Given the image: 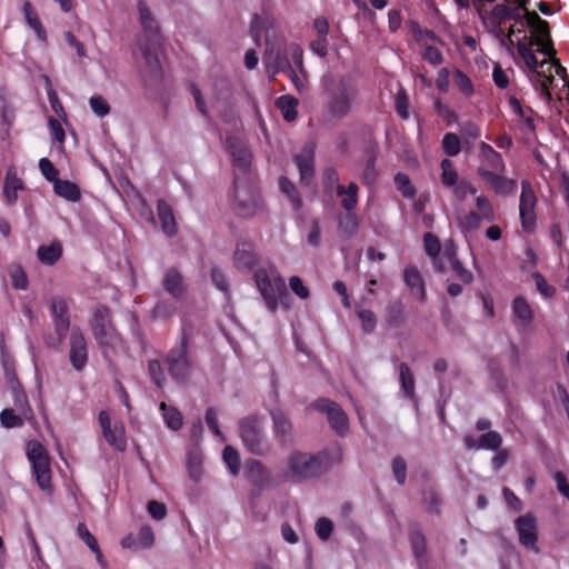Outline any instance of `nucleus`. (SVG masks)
Returning a JSON list of instances; mask_svg holds the SVG:
<instances>
[{
  "mask_svg": "<svg viewBox=\"0 0 569 569\" xmlns=\"http://www.w3.org/2000/svg\"><path fill=\"white\" fill-rule=\"evenodd\" d=\"M267 73L272 78L283 72L298 90L306 88L303 70V51L297 43L286 46L282 36L271 39L270 31L266 34V50L262 58Z\"/></svg>",
  "mask_w": 569,
  "mask_h": 569,
  "instance_id": "f257e3e1",
  "label": "nucleus"
},
{
  "mask_svg": "<svg viewBox=\"0 0 569 569\" xmlns=\"http://www.w3.org/2000/svg\"><path fill=\"white\" fill-rule=\"evenodd\" d=\"M323 90L322 114L329 121H339L348 117L358 98V84L351 76L325 74L321 79Z\"/></svg>",
  "mask_w": 569,
  "mask_h": 569,
  "instance_id": "f03ea898",
  "label": "nucleus"
},
{
  "mask_svg": "<svg viewBox=\"0 0 569 569\" xmlns=\"http://www.w3.org/2000/svg\"><path fill=\"white\" fill-rule=\"evenodd\" d=\"M93 338L107 357L123 347V340L111 321V311L104 306H97L92 310L90 321Z\"/></svg>",
  "mask_w": 569,
  "mask_h": 569,
  "instance_id": "7ed1b4c3",
  "label": "nucleus"
},
{
  "mask_svg": "<svg viewBox=\"0 0 569 569\" xmlns=\"http://www.w3.org/2000/svg\"><path fill=\"white\" fill-rule=\"evenodd\" d=\"M322 457L307 452L295 451L287 459V469L281 481L301 482L322 471Z\"/></svg>",
  "mask_w": 569,
  "mask_h": 569,
  "instance_id": "20e7f679",
  "label": "nucleus"
},
{
  "mask_svg": "<svg viewBox=\"0 0 569 569\" xmlns=\"http://www.w3.org/2000/svg\"><path fill=\"white\" fill-rule=\"evenodd\" d=\"M254 280L268 309L274 312L278 308L279 299L286 296L284 279L279 274L269 276L266 270H257Z\"/></svg>",
  "mask_w": 569,
  "mask_h": 569,
  "instance_id": "39448f33",
  "label": "nucleus"
},
{
  "mask_svg": "<svg viewBox=\"0 0 569 569\" xmlns=\"http://www.w3.org/2000/svg\"><path fill=\"white\" fill-rule=\"evenodd\" d=\"M476 211H469L458 217V227L463 233L472 232L480 228L483 221L492 222L496 218L493 207L485 194L475 199Z\"/></svg>",
  "mask_w": 569,
  "mask_h": 569,
  "instance_id": "423d86ee",
  "label": "nucleus"
},
{
  "mask_svg": "<svg viewBox=\"0 0 569 569\" xmlns=\"http://www.w3.org/2000/svg\"><path fill=\"white\" fill-rule=\"evenodd\" d=\"M188 336L182 329L178 343L169 351L167 363L173 379L184 381L190 373V361L188 358Z\"/></svg>",
  "mask_w": 569,
  "mask_h": 569,
  "instance_id": "0eeeda50",
  "label": "nucleus"
},
{
  "mask_svg": "<svg viewBox=\"0 0 569 569\" xmlns=\"http://www.w3.org/2000/svg\"><path fill=\"white\" fill-rule=\"evenodd\" d=\"M537 202L538 200L532 183L529 180H522L519 199V217L521 227L526 232H532L535 230L537 222Z\"/></svg>",
  "mask_w": 569,
  "mask_h": 569,
  "instance_id": "6e6552de",
  "label": "nucleus"
},
{
  "mask_svg": "<svg viewBox=\"0 0 569 569\" xmlns=\"http://www.w3.org/2000/svg\"><path fill=\"white\" fill-rule=\"evenodd\" d=\"M239 432L244 447L254 455L263 451L262 421L258 416L243 418L239 422Z\"/></svg>",
  "mask_w": 569,
  "mask_h": 569,
  "instance_id": "1a4fd4ad",
  "label": "nucleus"
},
{
  "mask_svg": "<svg viewBox=\"0 0 569 569\" xmlns=\"http://www.w3.org/2000/svg\"><path fill=\"white\" fill-rule=\"evenodd\" d=\"M236 186V211L242 217H252L261 208V199L257 190L251 186H240L238 178L234 179Z\"/></svg>",
  "mask_w": 569,
  "mask_h": 569,
  "instance_id": "9d476101",
  "label": "nucleus"
},
{
  "mask_svg": "<svg viewBox=\"0 0 569 569\" xmlns=\"http://www.w3.org/2000/svg\"><path fill=\"white\" fill-rule=\"evenodd\" d=\"M99 426L106 441L119 451H124L127 448V438L123 423L119 420L111 421L107 411H100L98 416Z\"/></svg>",
  "mask_w": 569,
  "mask_h": 569,
  "instance_id": "9b49d317",
  "label": "nucleus"
},
{
  "mask_svg": "<svg viewBox=\"0 0 569 569\" xmlns=\"http://www.w3.org/2000/svg\"><path fill=\"white\" fill-rule=\"evenodd\" d=\"M515 528L519 537V542L533 552H538V527L536 517L532 513H526L515 520Z\"/></svg>",
  "mask_w": 569,
  "mask_h": 569,
  "instance_id": "f8f14e48",
  "label": "nucleus"
},
{
  "mask_svg": "<svg viewBox=\"0 0 569 569\" xmlns=\"http://www.w3.org/2000/svg\"><path fill=\"white\" fill-rule=\"evenodd\" d=\"M481 179L487 189L498 196L509 197L513 196L517 191V180L505 176L503 172H489L482 170Z\"/></svg>",
  "mask_w": 569,
  "mask_h": 569,
  "instance_id": "ddd939ff",
  "label": "nucleus"
},
{
  "mask_svg": "<svg viewBox=\"0 0 569 569\" xmlns=\"http://www.w3.org/2000/svg\"><path fill=\"white\" fill-rule=\"evenodd\" d=\"M313 407L327 415L331 428L337 433L343 436L348 431V418L337 403L328 399H320L313 403Z\"/></svg>",
  "mask_w": 569,
  "mask_h": 569,
  "instance_id": "4468645a",
  "label": "nucleus"
},
{
  "mask_svg": "<svg viewBox=\"0 0 569 569\" xmlns=\"http://www.w3.org/2000/svg\"><path fill=\"white\" fill-rule=\"evenodd\" d=\"M227 147L234 169V179L238 178L239 181V173L248 172L251 166V152L240 140L236 138H229L227 140Z\"/></svg>",
  "mask_w": 569,
  "mask_h": 569,
  "instance_id": "2eb2a0df",
  "label": "nucleus"
},
{
  "mask_svg": "<svg viewBox=\"0 0 569 569\" xmlns=\"http://www.w3.org/2000/svg\"><path fill=\"white\" fill-rule=\"evenodd\" d=\"M17 408L19 413H14L12 409H3L0 412V422L3 427L10 429V428H18L22 427L24 423V420H28L32 417V410L30 406L28 405L27 398L24 395H21L17 397Z\"/></svg>",
  "mask_w": 569,
  "mask_h": 569,
  "instance_id": "dca6fc26",
  "label": "nucleus"
},
{
  "mask_svg": "<svg viewBox=\"0 0 569 569\" xmlns=\"http://www.w3.org/2000/svg\"><path fill=\"white\" fill-rule=\"evenodd\" d=\"M70 363L73 369L82 370L88 361V348L84 336L78 328H73L70 335Z\"/></svg>",
  "mask_w": 569,
  "mask_h": 569,
  "instance_id": "f3484780",
  "label": "nucleus"
},
{
  "mask_svg": "<svg viewBox=\"0 0 569 569\" xmlns=\"http://www.w3.org/2000/svg\"><path fill=\"white\" fill-rule=\"evenodd\" d=\"M480 164L477 169L478 176L481 178V171L505 172L506 163L502 156L486 142L479 144Z\"/></svg>",
  "mask_w": 569,
  "mask_h": 569,
  "instance_id": "a211bd4d",
  "label": "nucleus"
},
{
  "mask_svg": "<svg viewBox=\"0 0 569 569\" xmlns=\"http://www.w3.org/2000/svg\"><path fill=\"white\" fill-rule=\"evenodd\" d=\"M315 143H306L301 151L293 157L300 172V181L309 184L315 174Z\"/></svg>",
  "mask_w": 569,
  "mask_h": 569,
  "instance_id": "6ab92c4d",
  "label": "nucleus"
},
{
  "mask_svg": "<svg viewBox=\"0 0 569 569\" xmlns=\"http://www.w3.org/2000/svg\"><path fill=\"white\" fill-rule=\"evenodd\" d=\"M138 12L139 21L148 42L151 47L158 46L160 43L159 26L144 0H139Z\"/></svg>",
  "mask_w": 569,
  "mask_h": 569,
  "instance_id": "aec40b11",
  "label": "nucleus"
},
{
  "mask_svg": "<svg viewBox=\"0 0 569 569\" xmlns=\"http://www.w3.org/2000/svg\"><path fill=\"white\" fill-rule=\"evenodd\" d=\"M530 81L533 83L540 94L545 98H550L549 89L553 83V62L543 60L540 62L539 68L532 74H528Z\"/></svg>",
  "mask_w": 569,
  "mask_h": 569,
  "instance_id": "412c9836",
  "label": "nucleus"
},
{
  "mask_svg": "<svg viewBox=\"0 0 569 569\" xmlns=\"http://www.w3.org/2000/svg\"><path fill=\"white\" fill-rule=\"evenodd\" d=\"M51 313L59 336V341L63 340L70 327L69 308L67 301L62 298H53L51 301Z\"/></svg>",
  "mask_w": 569,
  "mask_h": 569,
  "instance_id": "4be33fe9",
  "label": "nucleus"
},
{
  "mask_svg": "<svg viewBox=\"0 0 569 569\" xmlns=\"http://www.w3.org/2000/svg\"><path fill=\"white\" fill-rule=\"evenodd\" d=\"M258 256L251 242H239L233 253V264L238 270H251L258 263Z\"/></svg>",
  "mask_w": 569,
  "mask_h": 569,
  "instance_id": "5701e85b",
  "label": "nucleus"
},
{
  "mask_svg": "<svg viewBox=\"0 0 569 569\" xmlns=\"http://www.w3.org/2000/svg\"><path fill=\"white\" fill-rule=\"evenodd\" d=\"M24 189V183L22 179L18 177L17 170L14 167H9L4 181H3V197L6 202L9 206H13L18 201V191Z\"/></svg>",
  "mask_w": 569,
  "mask_h": 569,
  "instance_id": "b1692460",
  "label": "nucleus"
},
{
  "mask_svg": "<svg viewBox=\"0 0 569 569\" xmlns=\"http://www.w3.org/2000/svg\"><path fill=\"white\" fill-rule=\"evenodd\" d=\"M158 218L161 223L162 231L172 237L177 233V223L172 208L163 200H160L157 206Z\"/></svg>",
  "mask_w": 569,
  "mask_h": 569,
  "instance_id": "393cba45",
  "label": "nucleus"
},
{
  "mask_svg": "<svg viewBox=\"0 0 569 569\" xmlns=\"http://www.w3.org/2000/svg\"><path fill=\"white\" fill-rule=\"evenodd\" d=\"M164 290L176 299H180L184 293V284L181 273L177 269H169L163 278Z\"/></svg>",
  "mask_w": 569,
  "mask_h": 569,
  "instance_id": "a878e982",
  "label": "nucleus"
},
{
  "mask_svg": "<svg viewBox=\"0 0 569 569\" xmlns=\"http://www.w3.org/2000/svg\"><path fill=\"white\" fill-rule=\"evenodd\" d=\"M37 483L43 491H51V470L49 459L31 463Z\"/></svg>",
  "mask_w": 569,
  "mask_h": 569,
  "instance_id": "bb28decb",
  "label": "nucleus"
},
{
  "mask_svg": "<svg viewBox=\"0 0 569 569\" xmlns=\"http://www.w3.org/2000/svg\"><path fill=\"white\" fill-rule=\"evenodd\" d=\"M37 483L43 491H51V470L49 459L31 463Z\"/></svg>",
  "mask_w": 569,
  "mask_h": 569,
  "instance_id": "cd10ccee",
  "label": "nucleus"
},
{
  "mask_svg": "<svg viewBox=\"0 0 569 569\" xmlns=\"http://www.w3.org/2000/svg\"><path fill=\"white\" fill-rule=\"evenodd\" d=\"M271 417L276 437L282 442L287 441L292 433V425L288 417L281 410H273Z\"/></svg>",
  "mask_w": 569,
  "mask_h": 569,
  "instance_id": "c85d7f7f",
  "label": "nucleus"
},
{
  "mask_svg": "<svg viewBox=\"0 0 569 569\" xmlns=\"http://www.w3.org/2000/svg\"><path fill=\"white\" fill-rule=\"evenodd\" d=\"M405 282L410 288L411 293L421 301L426 299V290L419 271L413 267L405 269Z\"/></svg>",
  "mask_w": 569,
  "mask_h": 569,
  "instance_id": "c756f323",
  "label": "nucleus"
},
{
  "mask_svg": "<svg viewBox=\"0 0 569 569\" xmlns=\"http://www.w3.org/2000/svg\"><path fill=\"white\" fill-rule=\"evenodd\" d=\"M22 12H23L27 24L34 31L37 38L40 41L46 42L47 41L46 30L42 27L41 21L38 17L37 12L34 11V9L32 8V4L30 1H24L23 6H22Z\"/></svg>",
  "mask_w": 569,
  "mask_h": 569,
  "instance_id": "7c9ffc66",
  "label": "nucleus"
},
{
  "mask_svg": "<svg viewBox=\"0 0 569 569\" xmlns=\"http://www.w3.org/2000/svg\"><path fill=\"white\" fill-rule=\"evenodd\" d=\"M336 191L338 197L341 198L342 208L348 212L352 211L358 202V186L355 182H350L347 188L337 184Z\"/></svg>",
  "mask_w": 569,
  "mask_h": 569,
  "instance_id": "2f4dec72",
  "label": "nucleus"
},
{
  "mask_svg": "<svg viewBox=\"0 0 569 569\" xmlns=\"http://www.w3.org/2000/svg\"><path fill=\"white\" fill-rule=\"evenodd\" d=\"M298 100L289 94L281 96L276 100V106L280 109L283 119L288 122L296 120L298 116Z\"/></svg>",
  "mask_w": 569,
  "mask_h": 569,
  "instance_id": "473e14b6",
  "label": "nucleus"
},
{
  "mask_svg": "<svg viewBox=\"0 0 569 569\" xmlns=\"http://www.w3.org/2000/svg\"><path fill=\"white\" fill-rule=\"evenodd\" d=\"M54 192L69 200V201H78L80 199V190L78 186L68 180L57 179L53 182Z\"/></svg>",
  "mask_w": 569,
  "mask_h": 569,
  "instance_id": "72a5a7b5",
  "label": "nucleus"
},
{
  "mask_svg": "<svg viewBox=\"0 0 569 569\" xmlns=\"http://www.w3.org/2000/svg\"><path fill=\"white\" fill-rule=\"evenodd\" d=\"M511 307L512 313L522 325H529L531 322L533 313L531 307L523 297H516Z\"/></svg>",
  "mask_w": 569,
  "mask_h": 569,
  "instance_id": "f704fd0d",
  "label": "nucleus"
},
{
  "mask_svg": "<svg viewBox=\"0 0 569 569\" xmlns=\"http://www.w3.org/2000/svg\"><path fill=\"white\" fill-rule=\"evenodd\" d=\"M523 10L526 11L528 24L531 26L538 33L535 42L539 39H542L545 42H550L548 23L542 20L535 11H529L527 8Z\"/></svg>",
  "mask_w": 569,
  "mask_h": 569,
  "instance_id": "c9c22d12",
  "label": "nucleus"
},
{
  "mask_svg": "<svg viewBox=\"0 0 569 569\" xmlns=\"http://www.w3.org/2000/svg\"><path fill=\"white\" fill-rule=\"evenodd\" d=\"M160 410L162 411V417L168 428L172 430H179L182 427V415L177 408L168 406L164 402H161Z\"/></svg>",
  "mask_w": 569,
  "mask_h": 569,
  "instance_id": "e433bc0d",
  "label": "nucleus"
},
{
  "mask_svg": "<svg viewBox=\"0 0 569 569\" xmlns=\"http://www.w3.org/2000/svg\"><path fill=\"white\" fill-rule=\"evenodd\" d=\"M509 106H510L511 111L519 119L522 120L523 128L527 129L528 131L532 132L535 130V123H533V118H532V110L531 109H525L520 104L519 100H517L513 97L509 99Z\"/></svg>",
  "mask_w": 569,
  "mask_h": 569,
  "instance_id": "4c0bfd02",
  "label": "nucleus"
},
{
  "mask_svg": "<svg viewBox=\"0 0 569 569\" xmlns=\"http://www.w3.org/2000/svg\"><path fill=\"white\" fill-rule=\"evenodd\" d=\"M62 253V247L60 243H52L50 246H41L37 251L39 260L48 266L56 263Z\"/></svg>",
  "mask_w": 569,
  "mask_h": 569,
  "instance_id": "58836bf2",
  "label": "nucleus"
},
{
  "mask_svg": "<svg viewBox=\"0 0 569 569\" xmlns=\"http://www.w3.org/2000/svg\"><path fill=\"white\" fill-rule=\"evenodd\" d=\"M44 81V88L47 91L49 103L53 110V112L57 114V117L61 118L62 120L67 119V113L63 109L62 103L60 102L58 94L56 90L52 87L51 80L48 76L42 77Z\"/></svg>",
  "mask_w": 569,
  "mask_h": 569,
  "instance_id": "ea45409f",
  "label": "nucleus"
},
{
  "mask_svg": "<svg viewBox=\"0 0 569 569\" xmlns=\"http://www.w3.org/2000/svg\"><path fill=\"white\" fill-rule=\"evenodd\" d=\"M246 472L248 478L254 485H264L268 481V472L261 462L257 460H250L246 465Z\"/></svg>",
  "mask_w": 569,
  "mask_h": 569,
  "instance_id": "a19ab883",
  "label": "nucleus"
},
{
  "mask_svg": "<svg viewBox=\"0 0 569 569\" xmlns=\"http://www.w3.org/2000/svg\"><path fill=\"white\" fill-rule=\"evenodd\" d=\"M405 307L400 301L390 303L386 309V322L390 327H399L405 322Z\"/></svg>",
  "mask_w": 569,
  "mask_h": 569,
  "instance_id": "79ce46f5",
  "label": "nucleus"
},
{
  "mask_svg": "<svg viewBox=\"0 0 569 569\" xmlns=\"http://www.w3.org/2000/svg\"><path fill=\"white\" fill-rule=\"evenodd\" d=\"M443 257L447 258L450 268L455 272V274L463 282V283H470L473 279L472 273L462 267L460 261L457 259L453 251L447 250L443 253Z\"/></svg>",
  "mask_w": 569,
  "mask_h": 569,
  "instance_id": "37998d69",
  "label": "nucleus"
},
{
  "mask_svg": "<svg viewBox=\"0 0 569 569\" xmlns=\"http://www.w3.org/2000/svg\"><path fill=\"white\" fill-rule=\"evenodd\" d=\"M77 532L79 537L83 540V542L88 546V548L96 555L98 562L102 566L104 565L102 560V553L97 542V539L93 535L90 533L84 523H79L77 527Z\"/></svg>",
  "mask_w": 569,
  "mask_h": 569,
  "instance_id": "c03bdc74",
  "label": "nucleus"
},
{
  "mask_svg": "<svg viewBox=\"0 0 569 569\" xmlns=\"http://www.w3.org/2000/svg\"><path fill=\"white\" fill-rule=\"evenodd\" d=\"M536 46L538 47V50L546 56H548L552 62H553V76L557 74L561 78H565L567 71L566 68H563L559 60L556 58V51L552 48L550 42H545L542 39H539L536 41Z\"/></svg>",
  "mask_w": 569,
  "mask_h": 569,
  "instance_id": "a18cd8bd",
  "label": "nucleus"
},
{
  "mask_svg": "<svg viewBox=\"0 0 569 569\" xmlns=\"http://www.w3.org/2000/svg\"><path fill=\"white\" fill-rule=\"evenodd\" d=\"M517 51L522 58L527 69L528 74H532L540 66V62L537 60V57L535 56L533 51L531 50L530 46H528L525 42H518L517 44Z\"/></svg>",
  "mask_w": 569,
  "mask_h": 569,
  "instance_id": "49530a36",
  "label": "nucleus"
},
{
  "mask_svg": "<svg viewBox=\"0 0 569 569\" xmlns=\"http://www.w3.org/2000/svg\"><path fill=\"white\" fill-rule=\"evenodd\" d=\"M399 378L405 395L412 399L415 397V379L408 365H399Z\"/></svg>",
  "mask_w": 569,
  "mask_h": 569,
  "instance_id": "de8ad7c7",
  "label": "nucleus"
},
{
  "mask_svg": "<svg viewBox=\"0 0 569 569\" xmlns=\"http://www.w3.org/2000/svg\"><path fill=\"white\" fill-rule=\"evenodd\" d=\"M411 547L419 566L426 563V539L420 531H413L410 536Z\"/></svg>",
  "mask_w": 569,
  "mask_h": 569,
  "instance_id": "09e8293b",
  "label": "nucleus"
},
{
  "mask_svg": "<svg viewBox=\"0 0 569 569\" xmlns=\"http://www.w3.org/2000/svg\"><path fill=\"white\" fill-rule=\"evenodd\" d=\"M279 187L280 190L289 197L293 208L296 210H300L302 208V200L299 197L295 184L286 177H281L279 181Z\"/></svg>",
  "mask_w": 569,
  "mask_h": 569,
  "instance_id": "8fccbe9b",
  "label": "nucleus"
},
{
  "mask_svg": "<svg viewBox=\"0 0 569 569\" xmlns=\"http://www.w3.org/2000/svg\"><path fill=\"white\" fill-rule=\"evenodd\" d=\"M441 182L450 188L458 183V173L449 159L441 161Z\"/></svg>",
  "mask_w": 569,
  "mask_h": 569,
  "instance_id": "3c124183",
  "label": "nucleus"
},
{
  "mask_svg": "<svg viewBox=\"0 0 569 569\" xmlns=\"http://www.w3.org/2000/svg\"><path fill=\"white\" fill-rule=\"evenodd\" d=\"M27 457L31 463L34 461L49 459L44 447L37 440H31L28 442Z\"/></svg>",
  "mask_w": 569,
  "mask_h": 569,
  "instance_id": "603ef678",
  "label": "nucleus"
},
{
  "mask_svg": "<svg viewBox=\"0 0 569 569\" xmlns=\"http://www.w3.org/2000/svg\"><path fill=\"white\" fill-rule=\"evenodd\" d=\"M67 123V119L62 120L61 118L57 117H48V124L50 129L51 137L58 141L59 143H63L66 139L63 124Z\"/></svg>",
  "mask_w": 569,
  "mask_h": 569,
  "instance_id": "864d4df0",
  "label": "nucleus"
},
{
  "mask_svg": "<svg viewBox=\"0 0 569 569\" xmlns=\"http://www.w3.org/2000/svg\"><path fill=\"white\" fill-rule=\"evenodd\" d=\"M442 149L445 153L448 154L449 157L457 156L461 150L460 140L458 136L451 132L446 133L442 139Z\"/></svg>",
  "mask_w": 569,
  "mask_h": 569,
  "instance_id": "5fc2aeb1",
  "label": "nucleus"
},
{
  "mask_svg": "<svg viewBox=\"0 0 569 569\" xmlns=\"http://www.w3.org/2000/svg\"><path fill=\"white\" fill-rule=\"evenodd\" d=\"M222 458L224 463L227 465L230 473L232 476H237L239 472V455L238 452L230 446H227L222 452Z\"/></svg>",
  "mask_w": 569,
  "mask_h": 569,
  "instance_id": "6e6d98bb",
  "label": "nucleus"
},
{
  "mask_svg": "<svg viewBox=\"0 0 569 569\" xmlns=\"http://www.w3.org/2000/svg\"><path fill=\"white\" fill-rule=\"evenodd\" d=\"M502 439L501 436L497 431H489L487 433H483L479 438V446L480 449H490L496 450L501 446Z\"/></svg>",
  "mask_w": 569,
  "mask_h": 569,
  "instance_id": "4d7b16f0",
  "label": "nucleus"
},
{
  "mask_svg": "<svg viewBox=\"0 0 569 569\" xmlns=\"http://www.w3.org/2000/svg\"><path fill=\"white\" fill-rule=\"evenodd\" d=\"M395 183L403 197L412 198L415 196V188L411 186L410 179L406 173H397L395 177Z\"/></svg>",
  "mask_w": 569,
  "mask_h": 569,
  "instance_id": "13d9d810",
  "label": "nucleus"
},
{
  "mask_svg": "<svg viewBox=\"0 0 569 569\" xmlns=\"http://www.w3.org/2000/svg\"><path fill=\"white\" fill-rule=\"evenodd\" d=\"M357 315L361 321L362 329L367 333L373 332L376 325H377V319H376L375 313L370 310L357 308Z\"/></svg>",
  "mask_w": 569,
  "mask_h": 569,
  "instance_id": "bf43d9fd",
  "label": "nucleus"
},
{
  "mask_svg": "<svg viewBox=\"0 0 569 569\" xmlns=\"http://www.w3.org/2000/svg\"><path fill=\"white\" fill-rule=\"evenodd\" d=\"M455 82L458 89L467 97L473 93V84L468 76L460 70H456L453 73Z\"/></svg>",
  "mask_w": 569,
  "mask_h": 569,
  "instance_id": "052dcab7",
  "label": "nucleus"
},
{
  "mask_svg": "<svg viewBox=\"0 0 569 569\" xmlns=\"http://www.w3.org/2000/svg\"><path fill=\"white\" fill-rule=\"evenodd\" d=\"M152 312L154 318L164 320L176 313V306L169 301H159Z\"/></svg>",
  "mask_w": 569,
  "mask_h": 569,
  "instance_id": "680f3d73",
  "label": "nucleus"
},
{
  "mask_svg": "<svg viewBox=\"0 0 569 569\" xmlns=\"http://www.w3.org/2000/svg\"><path fill=\"white\" fill-rule=\"evenodd\" d=\"M10 278L12 281V286L16 289H26L28 286V279L23 271V269L20 266H14L10 269Z\"/></svg>",
  "mask_w": 569,
  "mask_h": 569,
  "instance_id": "e2e57ef3",
  "label": "nucleus"
},
{
  "mask_svg": "<svg viewBox=\"0 0 569 569\" xmlns=\"http://www.w3.org/2000/svg\"><path fill=\"white\" fill-rule=\"evenodd\" d=\"M92 111L98 117H104L110 112V107L107 100L101 96L91 97L89 100Z\"/></svg>",
  "mask_w": 569,
  "mask_h": 569,
  "instance_id": "0e129e2a",
  "label": "nucleus"
},
{
  "mask_svg": "<svg viewBox=\"0 0 569 569\" xmlns=\"http://www.w3.org/2000/svg\"><path fill=\"white\" fill-rule=\"evenodd\" d=\"M148 370L153 382L160 388L163 387L166 378L160 362L158 360H150L148 363Z\"/></svg>",
  "mask_w": 569,
  "mask_h": 569,
  "instance_id": "69168bd1",
  "label": "nucleus"
},
{
  "mask_svg": "<svg viewBox=\"0 0 569 569\" xmlns=\"http://www.w3.org/2000/svg\"><path fill=\"white\" fill-rule=\"evenodd\" d=\"M39 169L48 181L54 182L58 179V170L48 158L39 160Z\"/></svg>",
  "mask_w": 569,
  "mask_h": 569,
  "instance_id": "338daca9",
  "label": "nucleus"
},
{
  "mask_svg": "<svg viewBox=\"0 0 569 569\" xmlns=\"http://www.w3.org/2000/svg\"><path fill=\"white\" fill-rule=\"evenodd\" d=\"M339 229L351 236L358 229V220L353 213H348L339 221Z\"/></svg>",
  "mask_w": 569,
  "mask_h": 569,
  "instance_id": "774afa93",
  "label": "nucleus"
}]
</instances>
